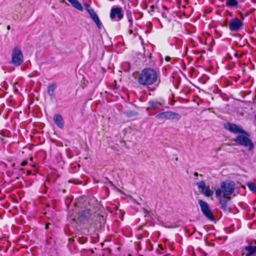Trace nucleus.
Segmentation results:
<instances>
[{
  "label": "nucleus",
  "mask_w": 256,
  "mask_h": 256,
  "mask_svg": "<svg viewBox=\"0 0 256 256\" xmlns=\"http://www.w3.org/2000/svg\"><path fill=\"white\" fill-rule=\"evenodd\" d=\"M225 128L234 134H239L232 140L237 144L248 148L250 151L254 148V144L250 140V135L248 132L244 130L238 126L230 122L225 126Z\"/></svg>",
  "instance_id": "obj_1"
},
{
  "label": "nucleus",
  "mask_w": 256,
  "mask_h": 256,
  "mask_svg": "<svg viewBox=\"0 0 256 256\" xmlns=\"http://www.w3.org/2000/svg\"><path fill=\"white\" fill-rule=\"evenodd\" d=\"M78 202L80 209L78 212V219L81 222H84L90 218L92 214L96 212L99 204L94 198H87L83 202Z\"/></svg>",
  "instance_id": "obj_2"
},
{
  "label": "nucleus",
  "mask_w": 256,
  "mask_h": 256,
  "mask_svg": "<svg viewBox=\"0 0 256 256\" xmlns=\"http://www.w3.org/2000/svg\"><path fill=\"white\" fill-rule=\"evenodd\" d=\"M156 72L150 68L144 69L139 75L138 82L143 86L152 85L158 80Z\"/></svg>",
  "instance_id": "obj_3"
},
{
  "label": "nucleus",
  "mask_w": 256,
  "mask_h": 256,
  "mask_svg": "<svg viewBox=\"0 0 256 256\" xmlns=\"http://www.w3.org/2000/svg\"><path fill=\"white\" fill-rule=\"evenodd\" d=\"M11 64L16 66H20L24 62V56L21 50L15 46L12 52Z\"/></svg>",
  "instance_id": "obj_4"
},
{
  "label": "nucleus",
  "mask_w": 256,
  "mask_h": 256,
  "mask_svg": "<svg viewBox=\"0 0 256 256\" xmlns=\"http://www.w3.org/2000/svg\"><path fill=\"white\" fill-rule=\"evenodd\" d=\"M240 253L242 256H252L256 254V240L248 242V245L241 249Z\"/></svg>",
  "instance_id": "obj_5"
},
{
  "label": "nucleus",
  "mask_w": 256,
  "mask_h": 256,
  "mask_svg": "<svg viewBox=\"0 0 256 256\" xmlns=\"http://www.w3.org/2000/svg\"><path fill=\"white\" fill-rule=\"evenodd\" d=\"M232 193H216V198L219 200L222 208L225 212L228 210V204L230 201V196Z\"/></svg>",
  "instance_id": "obj_6"
},
{
  "label": "nucleus",
  "mask_w": 256,
  "mask_h": 256,
  "mask_svg": "<svg viewBox=\"0 0 256 256\" xmlns=\"http://www.w3.org/2000/svg\"><path fill=\"white\" fill-rule=\"evenodd\" d=\"M156 118L158 120H178L180 119L181 116L179 114L172 111H166L158 114L156 116Z\"/></svg>",
  "instance_id": "obj_7"
},
{
  "label": "nucleus",
  "mask_w": 256,
  "mask_h": 256,
  "mask_svg": "<svg viewBox=\"0 0 256 256\" xmlns=\"http://www.w3.org/2000/svg\"><path fill=\"white\" fill-rule=\"evenodd\" d=\"M198 203L200 206L201 211L203 214L208 220H213L214 219V217L209 205L206 202L202 200H198Z\"/></svg>",
  "instance_id": "obj_8"
},
{
  "label": "nucleus",
  "mask_w": 256,
  "mask_h": 256,
  "mask_svg": "<svg viewBox=\"0 0 256 256\" xmlns=\"http://www.w3.org/2000/svg\"><path fill=\"white\" fill-rule=\"evenodd\" d=\"M235 188V183L230 180H226L221 183L220 188L216 192H233Z\"/></svg>",
  "instance_id": "obj_9"
},
{
  "label": "nucleus",
  "mask_w": 256,
  "mask_h": 256,
  "mask_svg": "<svg viewBox=\"0 0 256 256\" xmlns=\"http://www.w3.org/2000/svg\"><path fill=\"white\" fill-rule=\"evenodd\" d=\"M243 26V22L237 18H234L230 20L228 28L232 32H238Z\"/></svg>",
  "instance_id": "obj_10"
},
{
  "label": "nucleus",
  "mask_w": 256,
  "mask_h": 256,
  "mask_svg": "<svg viewBox=\"0 0 256 256\" xmlns=\"http://www.w3.org/2000/svg\"><path fill=\"white\" fill-rule=\"evenodd\" d=\"M122 9L120 7H112L110 10V18L112 20L119 21L123 18Z\"/></svg>",
  "instance_id": "obj_11"
},
{
  "label": "nucleus",
  "mask_w": 256,
  "mask_h": 256,
  "mask_svg": "<svg viewBox=\"0 0 256 256\" xmlns=\"http://www.w3.org/2000/svg\"><path fill=\"white\" fill-rule=\"evenodd\" d=\"M86 10L90 14V18L94 22L98 28L100 30L102 25L94 10L92 8H86Z\"/></svg>",
  "instance_id": "obj_12"
},
{
  "label": "nucleus",
  "mask_w": 256,
  "mask_h": 256,
  "mask_svg": "<svg viewBox=\"0 0 256 256\" xmlns=\"http://www.w3.org/2000/svg\"><path fill=\"white\" fill-rule=\"evenodd\" d=\"M54 120L56 124L60 128H62L64 126V122L61 115L56 114L54 117Z\"/></svg>",
  "instance_id": "obj_13"
},
{
  "label": "nucleus",
  "mask_w": 256,
  "mask_h": 256,
  "mask_svg": "<svg viewBox=\"0 0 256 256\" xmlns=\"http://www.w3.org/2000/svg\"><path fill=\"white\" fill-rule=\"evenodd\" d=\"M148 104L150 106V108L154 110H162V108L164 104L161 102L156 100H150Z\"/></svg>",
  "instance_id": "obj_14"
},
{
  "label": "nucleus",
  "mask_w": 256,
  "mask_h": 256,
  "mask_svg": "<svg viewBox=\"0 0 256 256\" xmlns=\"http://www.w3.org/2000/svg\"><path fill=\"white\" fill-rule=\"evenodd\" d=\"M197 186L201 192H212L208 186H206L204 181L202 180L196 183Z\"/></svg>",
  "instance_id": "obj_15"
},
{
  "label": "nucleus",
  "mask_w": 256,
  "mask_h": 256,
  "mask_svg": "<svg viewBox=\"0 0 256 256\" xmlns=\"http://www.w3.org/2000/svg\"><path fill=\"white\" fill-rule=\"evenodd\" d=\"M69 2L74 8L80 11L83 10L84 8L82 5L78 0H69Z\"/></svg>",
  "instance_id": "obj_16"
},
{
  "label": "nucleus",
  "mask_w": 256,
  "mask_h": 256,
  "mask_svg": "<svg viewBox=\"0 0 256 256\" xmlns=\"http://www.w3.org/2000/svg\"><path fill=\"white\" fill-rule=\"evenodd\" d=\"M238 2L236 0H226V6L228 8H236Z\"/></svg>",
  "instance_id": "obj_17"
},
{
  "label": "nucleus",
  "mask_w": 256,
  "mask_h": 256,
  "mask_svg": "<svg viewBox=\"0 0 256 256\" xmlns=\"http://www.w3.org/2000/svg\"><path fill=\"white\" fill-rule=\"evenodd\" d=\"M56 88V84H52L50 85L48 88V92L50 96H53L54 94V91Z\"/></svg>",
  "instance_id": "obj_18"
},
{
  "label": "nucleus",
  "mask_w": 256,
  "mask_h": 256,
  "mask_svg": "<svg viewBox=\"0 0 256 256\" xmlns=\"http://www.w3.org/2000/svg\"><path fill=\"white\" fill-rule=\"evenodd\" d=\"M247 186L250 191L252 192H256V186L252 182H248L247 183Z\"/></svg>",
  "instance_id": "obj_19"
},
{
  "label": "nucleus",
  "mask_w": 256,
  "mask_h": 256,
  "mask_svg": "<svg viewBox=\"0 0 256 256\" xmlns=\"http://www.w3.org/2000/svg\"><path fill=\"white\" fill-rule=\"evenodd\" d=\"M126 15L129 22L130 23V24H132L133 18L131 12H127Z\"/></svg>",
  "instance_id": "obj_20"
},
{
  "label": "nucleus",
  "mask_w": 256,
  "mask_h": 256,
  "mask_svg": "<svg viewBox=\"0 0 256 256\" xmlns=\"http://www.w3.org/2000/svg\"><path fill=\"white\" fill-rule=\"evenodd\" d=\"M137 114L136 112H132V111H128L126 112V114L128 116H135Z\"/></svg>",
  "instance_id": "obj_21"
},
{
  "label": "nucleus",
  "mask_w": 256,
  "mask_h": 256,
  "mask_svg": "<svg viewBox=\"0 0 256 256\" xmlns=\"http://www.w3.org/2000/svg\"><path fill=\"white\" fill-rule=\"evenodd\" d=\"M27 164H28V162H27V160H24V161L22 162L21 165H22V166H26V165Z\"/></svg>",
  "instance_id": "obj_22"
},
{
  "label": "nucleus",
  "mask_w": 256,
  "mask_h": 256,
  "mask_svg": "<svg viewBox=\"0 0 256 256\" xmlns=\"http://www.w3.org/2000/svg\"><path fill=\"white\" fill-rule=\"evenodd\" d=\"M205 196L207 197L212 196L214 193H204Z\"/></svg>",
  "instance_id": "obj_23"
},
{
  "label": "nucleus",
  "mask_w": 256,
  "mask_h": 256,
  "mask_svg": "<svg viewBox=\"0 0 256 256\" xmlns=\"http://www.w3.org/2000/svg\"><path fill=\"white\" fill-rule=\"evenodd\" d=\"M170 58L169 56H166L165 57V60L167 62H168L170 60Z\"/></svg>",
  "instance_id": "obj_24"
},
{
  "label": "nucleus",
  "mask_w": 256,
  "mask_h": 256,
  "mask_svg": "<svg viewBox=\"0 0 256 256\" xmlns=\"http://www.w3.org/2000/svg\"><path fill=\"white\" fill-rule=\"evenodd\" d=\"M162 16L163 18H166L167 17V14H166L164 13V12H163L162 13Z\"/></svg>",
  "instance_id": "obj_25"
},
{
  "label": "nucleus",
  "mask_w": 256,
  "mask_h": 256,
  "mask_svg": "<svg viewBox=\"0 0 256 256\" xmlns=\"http://www.w3.org/2000/svg\"><path fill=\"white\" fill-rule=\"evenodd\" d=\"M87 250H82V251H81V254H82V255H84V252H86Z\"/></svg>",
  "instance_id": "obj_26"
},
{
  "label": "nucleus",
  "mask_w": 256,
  "mask_h": 256,
  "mask_svg": "<svg viewBox=\"0 0 256 256\" xmlns=\"http://www.w3.org/2000/svg\"><path fill=\"white\" fill-rule=\"evenodd\" d=\"M49 225H50V224H46V226H45V228H46V230H48V228H49V227H48Z\"/></svg>",
  "instance_id": "obj_27"
},
{
  "label": "nucleus",
  "mask_w": 256,
  "mask_h": 256,
  "mask_svg": "<svg viewBox=\"0 0 256 256\" xmlns=\"http://www.w3.org/2000/svg\"><path fill=\"white\" fill-rule=\"evenodd\" d=\"M154 6H150V8H151V11L152 12H154Z\"/></svg>",
  "instance_id": "obj_28"
},
{
  "label": "nucleus",
  "mask_w": 256,
  "mask_h": 256,
  "mask_svg": "<svg viewBox=\"0 0 256 256\" xmlns=\"http://www.w3.org/2000/svg\"><path fill=\"white\" fill-rule=\"evenodd\" d=\"M194 175L195 176H198V172H195L194 173Z\"/></svg>",
  "instance_id": "obj_29"
},
{
  "label": "nucleus",
  "mask_w": 256,
  "mask_h": 256,
  "mask_svg": "<svg viewBox=\"0 0 256 256\" xmlns=\"http://www.w3.org/2000/svg\"><path fill=\"white\" fill-rule=\"evenodd\" d=\"M241 188H242L243 190H245V188H246L245 186H242H242H241Z\"/></svg>",
  "instance_id": "obj_30"
},
{
  "label": "nucleus",
  "mask_w": 256,
  "mask_h": 256,
  "mask_svg": "<svg viewBox=\"0 0 256 256\" xmlns=\"http://www.w3.org/2000/svg\"><path fill=\"white\" fill-rule=\"evenodd\" d=\"M89 250L90 251L92 254H93L94 252L93 250Z\"/></svg>",
  "instance_id": "obj_31"
},
{
  "label": "nucleus",
  "mask_w": 256,
  "mask_h": 256,
  "mask_svg": "<svg viewBox=\"0 0 256 256\" xmlns=\"http://www.w3.org/2000/svg\"><path fill=\"white\" fill-rule=\"evenodd\" d=\"M7 28H8V30H10V26H7Z\"/></svg>",
  "instance_id": "obj_32"
},
{
  "label": "nucleus",
  "mask_w": 256,
  "mask_h": 256,
  "mask_svg": "<svg viewBox=\"0 0 256 256\" xmlns=\"http://www.w3.org/2000/svg\"><path fill=\"white\" fill-rule=\"evenodd\" d=\"M163 8H164L166 10H168L167 8L165 6H164Z\"/></svg>",
  "instance_id": "obj_33"
},
{
  "label": "nucleus",
  "mask_w": 256,
  "mask_h": 256,
  "mask_svg": "<svg viewBox=\"0 0 256 256\" xmlns=\"http://www.w3.org/2000/svg\"><path fill=\"white\" fill-rule=\"evenodd\" d=\"M4 198V197L3 196L2 198H0V200H3Z\"/></svg>",
  "instance_id": "obj_34"
},
{
  "label": "nucleus",
  "mask_w": 256,
  "mask_h": 256,
  "mask_svg": "<svg viewBox=\"0 0 256 256\" xmlns=\"http://www.w3.org/2000/svg\"><path fill=\"white\" fill-rule=\"evenodd\" d=\"M254 118L256 119V114L255 115Z\"/></svg>",
  "instance_id": "obj_35"
},
{
  "label": "nucleus",
  "mask_w": 256,
  "mask_h": 256,
  "mask_svg": "<svg viewBox=\"0 0 256 256\" xmlns=\"http://www.w3.org/2000/svg\"><path fill=\"white\" fill-rule=\"evenodd\" d=\"M69 2V0H68Z\"/></svg>",
  "instance_id": "obj_36"
}]
</instances>
